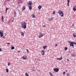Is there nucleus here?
<instances>
[{"mask_svg":"<svg viewBox=\"0 0 76 76\" xmlns=\"http://www.w3.org/2000/svg\"><path fill=\"white\" fill-rule=\"evenodd\" d=\"M9 10V8H6L5 10Z\"/></svg>","mask_w":76,"mask_h":76,"instance_id":"c756f323","label":"nucleus"},{"mask_svg":"<svg viewBox=\"0 0 76 76\" xmlns=\"http://www.w3.org/2000/svg\"><path fill=\"white\" fill-rule=\"evenodd\" d=\"M14 22V20H12V22Z\"/></svg>","mask_w":76,"mask_h":76,"instance_id":"c9c22d12","label":"nucleus"},{"mask_svg":"<svg viewBox=\"0 0 76 76\" xmlns=\"http://www.w3.org/2000/svg\"><path fill=\"white\" fill-rule=\"evenodd\" d=\"M14 14L16 15V12H14Z\"/></svg>","mask_w":76,"mask_h":76,"instance_id":"58836bf2","label":"nucleus"},{"mask_svg":"<svg viewBox=\"0 0 76 76\" xmlns=\"http://www.w3.org/2000/svg\"><path fill=\"white\" fill-rule=\"evenodd\" d=\"M58 45H57V44H56L55 45V46L56 47H57V46Z\"/></svg>","mask_w":76,"mask_h":76,"instance_id":"4c0bfd02","label":"nucleus"},{"mask_svg":"<svg viewBox=\"0 0 76 76\" xmlns=\"http://www.w3.org/2000/svg\"><path fill=\"white\" fill-rule=\"evenodd\" d=\"M21 24L22 28H24V29L26 28V23L25 22H23L21 23Z\"/></svg>","mask_w":76,"mask_h":76,"instance_id":"f257e3e1","label":"nucleus"},{"mask_svg":"<svg viewBox=\"0 0 76 76\" xmlns=\"http://www.w3.org/2000/svg\"><path fill=\"white\" fill-rule=\"evenodd\" d=\"M4 18H3V16H2L1 17V20L3 22H4Z\"/></svg>","mask_w":76,"mask_h":76,"instance_id":"f3484780","label":"nucleus"},{"mask_svg":"<svg viewBox=\"0 0 76 76\" xmlns=\"http://www.w3.org/2000/svg\"><path fill=\"white\" fill-rule=\"evenodd\" d=\"M48 46L47 45L45 46H43V48L45 50V49L46 48V47H47Z\"/></svg>","mask_w":76,"mask_h":76,"instance_id":"a211bd4d","label":"nucleus"},{"mask_svg":"<svg viewBox=\"0 0 76 76\" xmlns=\"http://www.w3.org/2000/svg\"><path fill=\"white\" fill-rule=\"evenodd\" d=\"M72 35H73L74 37H75V38L76 37V33H73Z\"/></svg>","mask_w":76,"mask_h":76,"instance_id":"2eb2a0df","label":"nucleus"},{"mask_svg":"<svg viewBox=\"0 0 76 76\" xmlns=\"http://www.w3.org/2000/svg\"><path fill=\"white\" fill-rule=\"evenodd\" d=\"M67 1H68V3H70V1L69 0H68Z\"/></svg>","mask_w":76,"mask_h":76,"instance_id":"7c9ffc66","label":"nucleus"},{"mask_svg":"<svg viewBox=\"0 0 76 76\" xmlns=\"http://www.w3.org/2000/svg\"><path fill=\"white\" fill-rule=\"evenodd\" d=\"M26 8L25 7L23 6V7L22 8V11H23L24 10H25Z\"/></svg>","mask_w":76,"mask_h":76,"instance_id":"4468645a","label":"nucleus"},{"mask_svg":"<svg viewBox=\"0 0 76 76\" xmlns=\"http://www.w3.org/2000/svg\"><path fill=\"white\" fill-rule=\"evenodd\" d=\"M41 54H42V55H44V51L42 50L41 51Z\"/></svg>","mask_w":76,"mask_h":76,"instance_id":"9d476101","label":"nucleus"},{"mask_svg":"<svg viewBox=\"0 0 76 76\" xmlns=\"http://www.w3.org/2000/svg\"><path fill=\"white\" fill-rule=\"evenodd\" d=\"M23 58L24 60H25V59H26V58H27V57H26V56H23Z\"/></svg>","mask_w":76,"mask_h":76,"instance_id":"f8f14e48","label":"nucleus"},{"mask_svg":"<svg viewBox=\"0 0 76 76\" xmlns=\"http://www.w3.org/2000/svg\"><path fill=\"white\" fill-rule=\"evenodd\" d=\"M58 13H59L60 16H61V17H63V16L64 13L63 11H62L61 10H59Z\"/></svg>","mask_w":76,"mask_h":76,"instance_id":"f03ea898","label":"nucleus"},{"mask_svg":"<svg viewBox=\"0 0 76 76\" xmlns=\"http://www.w3.org/2000/svg\"><path fill=\"white\" fill-rule=\"evenodd\" d=\"M18 53H20V51H18Z\"/></svg>","mask_w":76,"mask_h":76,"instance_id":"49530a36","label":"nucleus"},{"mask_svg":"<svg viewBox=\"0 0 76 76\" xmlns=\"http://www.w3.org/2000/svg\"><path fill=\"white\" fill-rule=\"evenodd\" d=\"M32 4V2H31L30 1L28 2L27 3V4H28V5H29V6H31V5Z\"/></svg>","mask_w":76,"mask_h":76,"instance_id":"423d86ee","label":"nucleus"},{"mask_svg":"<svg viewBox=\"0 0 76 76\" xmlns=\"http://www.w3.org/2000/svg\"><path fill=\"white\" fill-rule=\"evenodd\" d=\"M67 61H69V59H67Z\"/></svg>","mask_w":76,"mask_h":76,"instance_id":"a18cd8bd","label":"nucleus"},{"mask_svg":"<svg viewBox=\"0 0 76 76\" xmlns=\"http://www.w3.org/2000/svg\"><path fill=\"white\" fill-rule=\"evenodd\" d=\"M7 1H10V0H7Z\"/></svg>","mask_w":76,"mask_h":76,"instance_id":"8fccbe9b","label":"nucleus"},{"mask_svg":"<svg viewBox=\"0 0 76 76\" xmlns=\"http://www.w3.org/2000/svg\"><path fill=\"white\" fill-rule=\"evenodd\" d=\"M25 75L26 76H29V75H28V74L27 73H26Z\"/></svg>","mask_w":76,"mask_h":76,"instance_id":"5701e85b","label":"nucleus"},{"mask_svg":"<svg viewBox=\"0 0 76 76\" xmlns=\"http://www.w3.org/2000/svg\"><path fill=\"white\" fill-rule=\"evenodd\" d=\"M69 43H70V46H72V48H74V45H73V44L72 43V42H71L70 41H69Z\"/></svg>","mask_w":76,"mask_h":76,"instance_id":"7ed1b4c3","label":"nucleus"},{"mask_svg":"<svg viewBox=\"0 0 76 76\" xmlns=\"http://www.w3.org/2000/svg\"><path fill=\"white\" fill-rule=\"evenodd\" d=\"M73 10H74V11H75L76 10V6L75 5L74 6V7H73Z\"/></svg>","mask_w":76,"mask_h":76,"instance_id":"6e6552de","label":"nucleus"},{"mask_svg":"<svg viewBox=\"0 0 76 76\" xmlns=\"http://www.w3.org/2000/svg\"><path fill=\"white\" fill-rule=\"evenodd\" d=\"M6 72H7V73H8V72H9V70L8 69H6Z\"/></svg>","mask_w":76,"mask_h":76,"instance_id":"aec40b11","label":"nucleus"},{"mask_svg":"<svg viewBox=\"0 0 76 76\" xmlns=\"http://www.w3.org/2000/svg\"><path fill=\"white\" fill-rule=\"evenodd\" d=\"M56 12H55V11H54L53 12V15H55Z\"/></svg>","mask_w":76,"mask_h":76,"instance_id":"cd10ccee","label":"nucleus"},{"mask_svg":"<svg viewBox=\"0 0 76 76\" xmlns=\"http://www.w3.org/2000/svg\"><path fill=\"white\" fill-rule=\"evenodd\" d=\"M6 10L5 13L6 14L7 13V10Z\"/></svg>","mask_w":76,"mask_h":76,"instance_id":"e433bc0d","label":"nucleus"},{"mask_svg":"<svg viewBox=\"0 0 76 76\" xmlns=\"http://www.w3.org/2000/svg\"><path fill=\"white\" fill-rule=\"evenodd\" d=\"M67 6H69V3H67Z\"/></svg>","mask_w":76,"mask_h":76,"instance_id":"473e14b6","label":"nucleus"},{"mask_svg":"<svg viewBox=\"0 0 76 76\" xmlns=\"http://www.w3.org/2000/svg\"><path fill=\"white\" fill-rule=\"evenodd\" d=\"M21 34H22V35H23V36H24V35H25V34H24V33H23V32H22V33H21Z\"/></svg>","mask_w":76,"mask_h":76,"instance_id":"4be33fe9","label":"nucleus"},{"mask_svg":"<svg viewBox=\"0 0 76 76\" xmlns=\"http://www.w3.org/2000/svg\"><path fill=\"white\" fill-rule=\"evenodd\" d=\"M16 17V15H15L14 16V17Z\"/></svg>","mask_w":76,"mask_h":76,"instance_id":"09e8293b","label":"nucleus"},{"mask_svg":"<svg viewBox=\"0 0 76 76\" xmlns=\"http://www.w3.org/2000/svg\"><path fill=\"white\" fill-rule=\"evenodd\" d=\"M66 72H67V70H66Z\"/></svg>","mask_w":76,"mask_h":76,"instance_id":"3c124183","label":"nucleus"},{"mask_svg":"<svg viewBox=\"0 0 76 76\" xmlns=\"http://www.w3.org/2000/svg\"><path fill=\"white\" fill-rule=\"evenodd\" d=\"M3 38H5V36H3Z\"/></svg>","mask_w":76,"mask_h":76,"instance_id":"a19ab883","label":"nucleus"},{"mask_svg":"<svg viewBox=\"0 0 76 76\" xmlns=\"http://www.w3.org/2000/svg\"><path fill=\"white\" fill-rule=\"evenodd\" d=\"M74 25V24H72V26H73Z\"/></svg>","mask_w":76,"mask_h":76,"instance_id":"de8ad7c7","label":"nucleus"},{"mask_svg":"<svg viewBox=\"0 0 76 76\" xmlns=\"http://www.w3.org/2000/svg\"><path fill=\"white\" fill-rule=\"evenodd\" d=\"M42 7V6H40V5H39L38 7V8H39V10H40L41 9V8Z\"/></svg>","mask_w":76,"mask_h":76,"instance_id":"dca6fc26","label":"nucleus"},{"mask_svg":"<svg viewBox=\"0 0 76 76\" xmlns=\"http://www.w3.org/2000/svg\"><path fill=\"white\" fill-rule=\"evenodd\" d=\"M49 74L50 75H51L52 74V73H51V72H49Z\"/></svg>","mask_w":76,"mask_h":76,"instance_id":"2f4dec72","label":"nucleus"},{"mask_svg":"<svg viewBox=\"0 0 76 76\" xmlns=\"http://www.w3.org/2000/svg\"><path fill=\"white\" fill-rule=\"evenodd\" d=\"M3 33L1 32L0 31V36L1 37H3Z\"/></svg>","mask_w":76,"mask_h":76,"instance_id":"0eeeda50","label":"nucleus"},{"mask_svg":"<svg viewBox=\"0 0 76 76\" xmlns=\"http://www.w3.org/2000/svg\"><path fill=\"white\" fill-rule=\"evenodd\" d=\"M57 60H62V57H61L60 58H57Z\"/></svg>","mask_w":76,"mask_h":76,"instance_id":"ddd939ff","label":"nucleus"},{"mask_svg":"<svg viewBox=\"0 0 76 76\" xmlns=\"http://www.w3.org/2000/svg\"><path fill=\"white\" fill-rule=\"evenodd\" d=\"M53 19V18L51 17L50 18H49V20L50 21H51Z\"/></svg>","mask_w":76,"mask_h":76,"instance_id":"9b49d317","label":"nucleus"},{"mask_svg":"<svg viewBox=\"0 0 76 76\" xmlns=\"http://www.w3.org/2000/svg\"><path fill=\"white\" fill-rule=\"evenodd\" d=\"M63 73L64 75H65V73H66V72H64Z\"/></svg>","mask_w":76,"mask_h":76,"instance_id":"72a5a7b5","label":"nucleus"},{"mask_svg":"<svg viewBox=\"0 0 76 76\" xmlns=\"http://www.w3.org/2000/svg\"><path fill=\"white\" fill-rule=\"evenodd\" d=\"M72 42L73 44H75V45H76V43L75 42Z\"/></svg>","mask_w":76,"mask_h":76,"instance_id":"393cba45","label":"nucleus"},{"mask_svg":"<svg viewBox=\"0 0 76 76\" xmlns=\"http://www.w3.org/2000/svg\"><path fill=\"white\" fill-rule=\"evenodd\" d=\"M31 16H32V18H35V15H34V14H33V15H32Z\"/></svg>","mask_w":76,"mask_h":76,"instance_id":"b1692460","label":"nucleus"},{"mask_svg":"<svg viewBox=\"0 0 76 76\" xmlns=\"http://www.w3.org/2000/svg\"><path fill=\"white\" fill-rule=\"evenodd\" d=\"M26 51H27V53H29V50H28V49H26Z\"/></svg>","mask_w":76,"mask_h":76,"instance_id":"c85d7f7f","label":"nucleus"},{"mask_svg":"<svg viewBox=\"0 0 76 76\" xmlns=\"http://www.w3.org/2000/svg\"><path fill=\"white\" fill-rule=\"evenodd\" d=\"M43 27H45V25H44L43 26Z\"/></svg>","mask_w":76,"mask_h":76,"instance_id":"c03bdc74","label":"nucleus"},{"mask_svg":"<svg viewBox=\"0 0 76 76\" xmlns=\"http://www.w3.org/2000/svg\"><path fill=\"white\" fill-rule=\"evenodd\" d=\"M7 44H10V43H7Z\"/></svg>","mask_w":76,"mask_h":76,"instance_id":"37998d69","label":"nucleus"},{"mask_svg":"<svg viewBox=\"0 0 76 76\" xmlns=\"http://www.w3.org/2000/svg\"><path fill=\"white\" fill-rule=\"evenodd\" d=\"M67 50V48L65 47V51H66Z\"/></svg>","mask_w":76,"mask_h":76,"instance_id":"bb28decb","label":"nucleus"},{"mask_svg":"<svg viewBox=\"0 0 76 76\" xmlns=\"http://www.w3.org/2000/svg\"><path fill=\"white\" fill-rule=\"evenodd\" d=\"M29 10H32V7L31 6H30L29 7Z\"/></svg>","mask_w":76,"mask_h":76,"instance_id":"6ab92c4d","label":"nucleus"},{"mask_svg":"<svg viewBox=\"0 0 76 76\" xmlns=\"http://www.w3.org/2000/svg\"><path fill=\"white\" fill-rule=\"evenodd\" d=\"M0 51H2V50L0 48Z\"/></svg>","mask_w":76,"mask_h":76,"instance_id":"f704fd0d","label":"nucleus"},{"mask_svg":"<svg viewBox=\"0 0 76 76\" xmlns=\"http://www.w3.org/2000/svg\"><path fill=\"white\" fill-rule=\"evenodd\" d=\"M72 57H75V55H72Z\"/></svg>","mask_w":76,"mask_h":76,"instance_id":"ea45409f","label":"nucleus"},{"mask_svg":"<svg viewBox=\"0 0 76 76\" xmlns=\"http://www.w3.org/2000/svg\"><path fill=\"white\" fill-rule=\"evenodd\" d=\"M22 3V0H19L18 3V4H20V3Z\"/></svg>","mask_w":76,"mask_h":76,"instance_id":"1a4fd4ad","label":"nucleus"},{"mask_svg":"<svg viewBox=\"0 0 76 76\" xmlns=\"http://www.w3.org/2000/svg\"><path fill=\"white\" fill-rule=\"evenodd\" d=\"M53 69L54 71V72H58V71H59V69H58V68H53Z\"/></svg>","mask_w":76,"mask_h":76,"instance_id":"20e7f679","label":"nucleus"},{"mask_svg":"<svg viewBox=\"0 0 76 76\" xmlns=\"http://www.w3.org/2000/svg\"><path fill=\"white\" fill-rule=\"evenodd\" d=\"M67 76H70V74H69V73H67L66 74Z\"/></svg>","mask_w":76,"mask_h":76,"instance_id":"a878e982","label":"nucleus"},{"mask_svg":"<svg viewBox=\"0 0 76 76\" xmlns=\"http://www.w3.org/2000/svg\"><path fill=\"white\" fill-rule=\"evenodd\" d=\"M44 34H42V33H40V35L39 36V38H42V37L44 36Z\"/></svg>","mask_w":76,"mask_h":76,"instance_id":"39448f33","label":"nucleus"},{"mask_svg":"<svg viewBox=\"0 0 76 76\" xmlns=\"http://www.w3.org/2000/svg\"><path fill=\"white\" fill-rule=\"evenodd\" d=\"M11 50H14V49H15V47L13 46L11 48Z\"/></svg>","mask_w":76,"mask_h":76,"instance_id":"412c9836","label":"nucleus"},{"mask_svg":"<svg viewBox=\"0 0 76 76\" xmlns=\"http://www.w3.org/2000/svg\"><path fill=\"white\" fill-rule=\"evenodd\" d=\"M10 63H8V66H9V65H10Z\"/></svg>","mask_w":76,"mask_h":76,"instance_id":"79ce46f5","label":"nucleus"}]
</instances>
